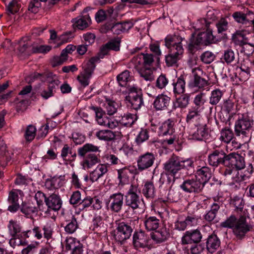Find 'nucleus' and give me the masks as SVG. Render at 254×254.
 Returning a JSON list of instances; mask_svg holds the SVG:
<instances>
[{
  "mask_svg": "<svg viewBox=\"0 0 254 254\" xmlns=\"http://www.w3.org/2000/svg\"><path fill=\"white\" fill-rule=\"evenodd\" d=\"M103 162L107 166L108 165H116L120 161L117 157L113 154H106L103 157Z\"/></svg>",
  "mask_w": 254,
  "mask_h": 254,
  "instance_id": "obj_57",
  "label": "nucleus"
},
{
  "mask_svg": "<svg viewBox=\"0 0 254 254\" xmlns=\"http://www.w3.org/2000/svg\"><path fill=\"white\" fill-rule=\"evenodd\" d=\"M149 241V237L142 231L135 232L133 235V245L136 249L147 247Z\"/></svg>",
  "mask_w": 254,
  "mask_h": 254,
  "instance_id": "obj_17",
  "label": "nucleus"
},
{
  "mask_svg": "<svg viewBox=\"0 0 254 254\" xmlns=\"http://www.w3.org/2000/svg\"><path fill=\"white\" fill-rule=\"evenodd\" d=\"M205 102V94L204 93H199L196 95L193 99V103L195 106L192 107L197 109H201V108H203Z\"/></svg>",
  "mask_w": 254,
  "mask_h": 254,
  "instance_id": "obj_52",
  "label": "nucleus"
},
{
  "mask_svg": "<svg viewBox=\"0 0 254 254\" xmlns=\"http://www.w3.org/2000/svg\"><path fill=\"white\" fill-rule=\"evenodd\" d=\"M217 40L212 34V32L210 29L206 31L200 32L194 36L191 35L188 45V50L191 54L194 53L199 48L200 46H207L210 44L215 43Z\"/></svg>",
  "mask_w": 254,
  "mask_h": 254,
  "instance_id": "obj_4",
  "label": "nucleus"
},
{
  "mask_svg": "<svg viewBox=\"0 0 254 254\" xmlns=\"http://www.w3.org/2000/svg\"><path fill=\"white\" fill-rule=\"evenodd\" d=\"M234 136L233 130L229 128L225 127L221 130L220 138L222 141L228 143L232 140Z\"/></svg>",
  "mask_w": 254,
  "mask_h": 254,
  "instance_id": "obj_49",
  "label": "nucleus"
},
{
  "mask_svg": "<svg viewBox=\"0 0 254 254\" xmlns=\"http://www.w3.org/2000/svg\"><path fill=\"white\" fill-rule=\"evenodd\" d=\"M149 132L147 129H141L136 138V141L138 144L146 141L149 138Z\"/></svg>",
  "mask_w": 254,
  "mask_h": 254,
  "instance_id": "obj_61",
  "label": "nucleus"
},
{
  "mask_svg": "<svg viewBox=\"0 0 254 254\" xmlns=\"http://www.w3.org/2000/svg\"><path fill=\"white\" fill-rule=\"evenodd\" d=\"M254 120L247 114L239 116L235 123V133L238 136L249 138L253 131Z\"/></svg>",
  "mask_w": 254,
  "mask_h": 254,
  "instance_id": "obj_5",
  "label": "nucleus"
},
{
  "mask_svg": "<svg viewBox=\"0 0 254 254\" xmlns=\"http://www.w3.org/2000/svg\"><path fill=\"white\" fill-rule=\"evenodd\" d=\"M23 235L26 238L34 237L37 240H40L43 237L41 229L37 226H34L31 230L23 232Z\"/></svg>",
  "mask_w": 254,
  "mask_h": 254,
  "instance_id": "obj_47",
  "label": "nucleus"
},
{
  "mask_svg": "<svg viewBox=\"0 0 254 254\" xmlns=\"http://www.w3.org/2000/svg\"><path fill=\"white\" fill-rule=\"evenodd\" d=\"M130 72L127 70H124L117 77L118 82L121 86H126L127 82L130 80Z\"/></svg>",
  "mask_w": 254,
  "mask_h": 254,
  "instance_id": "obj_51",
  "label": "nucleus"
},
{
  "mask_svg": "<svg viewBox=\"0 0 254 254\" xmlns=\"http://www.w3.org/2000/svg\"><path fill=\"white\" fill-rule=\"evenodd\" d=\"M153 56L151 54L140 53L134 56L131 63L134 65L151 67L154 62Z\"/></svg>",
  "mask_w": 254,
  "mask_h": 254,
  "instance_id": "obj_16",
  "label": "nucleus"
},
{
  "mask_svg": "<svg viewBox=\"0 0 254 254\" xmlns=\"http://www.w3.org/2000/svg\"><path fill=\"white\" fill-rule=\"evenodd\" d=\"M19 196L15 190H12L9 192L8 202L10 205L8 207V210L12 212H16L19 208L18 203Z\"/></svg>",
  "mask_w": 254,
  "mask_h": 254,
  "instance_id": "obj_29",
  "label": "nucleus"
},
{
  "mask_svg": "<svg viewBox=\"0 0 254 254\" xmlns=\"http://www.w3.org/2000/svg\"><path fill=\"white\" fill-rule=\"evenodd\" d=\"M54 79H58V78L55 74L49 71H45L41 73V76L39 78V80L41 81H47L48 83H49V82L52 81Z\"/></svg>",
  "mask_w": 254,
  "mask_h": 254,
  "instance_id": "obj_59",
  "label": "nucleus"
},
{
  "mask_svg": "<svg viewBox=\"0 0 254 254\" xmlns=\"http://www.w3.org/2000/svg\"><path fill=\"white\" fill-rule=\"evenodd\" d=\"M220 225L222 227L232 229L234 235L239 239H243L252 229V226L247 222L245 216H241L237 219L235 216L231 215Z\"/></svg>",
  "mask_w": 254,
  "mask_h": 254,
  "instance_id": "obj_3",
  "label": "nucleus"
},
{
  "mask_svg": "<svg viewBox=\"0 0 254 254\" xmlns=\"http://www.w3.org/2000/svg\"><path fill=\"white\" fill-rule=\"evenodd\" d=\"M99 147L91 143H86L78 148L77 154L79 156L84 157L81 165L84 170L88 169L100 162Z\"/></svg>",
  "mask_w": 254,
  "mask_h": 254,
  "instance_id": "obj_2",
  "label": "nucleus"
},
{
  "mask_svg": "<svg viewBox=\"0 0 254 254\" xmlns=\"http://www.w3.org/2000/svg\"><path fill=\"white\" fill-rule=\"evenodd\" d=\"M204 186V183L195 176L191 179L184 182L181 188L186 192L199 193L201 192Z\"/></svg>",
  "mask_w": 254,
  "mask_h": 254,
  "instance_id": "obj_13",
  "label": "nucleus"
},
{
  "mask_svg": "<svg viewBox=\"0 0 254 254\" xmlns=\"http://www.w3.org/2000/svg\"><path fill=\"white\" fill-rule=\"evenodd\" d=\"M226 155L222 150H214L208 155V162L213 167H217L221 164L225 165Z\"/></svg>",
  "mask_w": 254,
  "mask_h": 254,
  "instance_id": "obj_18",
  "label": "nucleus"
},
{
  "mask_svg": "<svg viewBox=\"0 0 254 254\" xmlns=\"http://www.w3.org/2000/svg\"><path fill=\"white\" fill-rule=\"evenodd\" d=\"M170 236V234L166 228H162L155 230L150 234L151 239L156 243H161L166 241Z\"/></svg>",
  "mask_w": 254,
  "mask_h": 254,
  "instance_id": "obj_27",
  "label": "nucleus"
},
{
  "mask_svg": "<svg viewBox=\"0 0 254 254\" xmlns=\"http://www.w3.org/2000/svg\"><path fill=\"white\" fill-rule=\"evenodd\" d=\"M10 160L9 153L7 150V147L3 140L0 137V162L7 163Z\"/></svg>",
  "mask_w": 254,
  "mask_h": 254,
  "instance_id": "obj_45",
  "label": "nucleus"
},
{
  "mask_svg": "<svg viewBox=\"0 0 254 254\" xmlns=\"http://www.w3.org/2000/svg\"><path fill=\"white\" fill-rule=\"evenodd\" d=\"M232 40L236 45L241 46L249 41L247 32L245 30H237L233 34Z\"/></svg>",
  "mask_w": 254,
  "mask_h": 254,
  "instance_id": "obj_35",
  "label": "nucleus"
},
{
  "mask_svg": "<svg viewBox=\"0 0 254 254\" xmlns=\"http://www.w3.org/2000/svg\"><path fill=\"white\" fill-rule=\"evenodd\" d=\"M60 81L58 79H54L48 83L47 87L44 88L40 92V95L44 99H48L54 96L56 88L58 87Z\"/></svg>",
  "mask_w": 254,
  "mask_h": 254,
  "instance_id": "obj_21",
  "label": "nucleus"
},
{
  "mask_svg": "<svg viewBox=\"0 0 254 254\" xmlns=\"http://www.w3.org/2000/svg\"><path fill=\"white\" fill-rule=\"evenodd\" d=\"M43 231L44 237L47 240H49L52 237L53 235V228L50 223L45 224L42 227Z\"/></svg>",
  "mask_w": 254,
  "mask_h": 254,
  "instance_id": "obj_62",
  "label": "nucleus"
},
{
  "mask_svg": "<svg viewBox=\"0 0 254 254\" xmlns=\"http://www.w3.org/2000/svg\"><path fill=\"white\" fill-rule=\"evenodd\" d=\"M76 49V47L73 45H68L63 50L61 54V59L58 62L59 64H61L64 61L66 60V57L67 54L71 53Z\"/></svg>",
  "mask_w": 254,
  "mask_h": 254,
  "instance_id": "obj_53",
  "label": "nucleus"
},
{
  "mask_svg": "<svg viewBox=\"0 0 254 254\" xmlns=\"http://www.w3.org/2000/svg\"><path fill=\"white\" fill-rule=\"evenodd\" d=\"M202 237L201 232L197 229L187 231L182 238V243L184 245L192 243L197 244L201 241Z\"/></svg>",
  "mask_w": 254,
  "mask_h": 254,
  "instance_id": "obj_19",
  "label": "nucleus"
},
{
  "mask_svg": "<svg viewBox=\"0 0 254 254\" xmlns=\"http://www.w3.org/2000/svg\"><path fill=\"white\" fill-rule=\"evenodd\" d=\"M214 54L209 51L205 52L200 56L201 60L205 64L211 63L214 60Z\"/></svg>",
  "mask_w": 254,
  "mask_h": 254,
  "instance_id": "obj_64",
  "label": "nucleus"
},
{
  "mask_svg": "<svg viewBox=\"0 0 254 254\" xmlns=\"http://www.w3.org/2000/svg\"><path fill=\"white\" fill-rule=\"evenodd\" d=\"M174 124L173 121L168 120L161 125H159L158 133L159 135L167 136L169 134L175 133Z\"/></svg>",
  "mask_w": 254,
  "mask_h": 254,
  "instance_id": "obj_28",
  "label": "nucleus"
},
{
  "mask_svg": "<svg viewBox=\"0 0 254 254\" xmlns=\"http://www.w3.org/2000/svg\"><path fill=\"white\" fill-rule=\"evenodd\" d=\"M191 71L193 78L189 84L190 87L203 88L209 84L206 73L200 67L192 68Z\"/></svg>",
  "mask_w": 254,
  "mask_h": 254,
  "instance_id": "obj_8",
  "label": "nucleus"
},
{
  "mask_svg": "<svg viewBox=\"0 0 254 254\" xmlns=\"http://www.w3.org/2000/svg\"><path fill=\"white\" fill-rule=\"evenodd\" d=\"M132 231L133 229L129 224L120 222L114 231V238L117 241L123 243L130 237Z\"/></svg>",
  "mask_w": 254,
  "mask_h": 254,
  "instance_id": "obj_9",
  "label": "nucleus"
},
{
  "mask_svg": "<svg viewBox=\"0 0 254 254\" xmlns=\"http://www.w3.org/2000/svg\"><path fill=\"white\" fill-rule=\"evenodd\" d=\"M253 15L252 13H243L242 11H236L233 13L232 17L237 22L249 26L251 25V15Z\"/></svg>",
  "mask_w": 254,
  "mask_h": 254,
  "instance_id": "obj_25",
  "label": "nucleus"
},
{
  "mask_svg": "<svg viewBox=\"0 0 254 254\" xmlns=\"http://www.w3.org/2000/svg\"><path fill=\"white\" fill-rule=\"evenodd\" d=\"M136 116L131 114H125L120 120V123L126 127H130L136 120Z\"/></svg>",
  "mask_w": 254,
  "mask_h": 254,
  "instance_id": "obj_50",
  "label": "nucleus"
},
{
  "mask_svg": "<svg viewBox=\"0 0 254 254\" xmlns=\"http://www.w3.org/2000/svg\"><path fill=\"white\" fill-rule=\"evenodd\" d=\"M220 244V240L217 236L211 234L206 239V248L209 253H213L219 248Z\"/></svg>",
  "mask_w": 254,
  "mask_h": 254,
  "instance_id": "obj_26",
  "label": "nucleus"
},
{
  "mask_svg": "<svg viewBox=\"0 0 254 254\" xmlns=\"http://www.w3.org/2000/svg\"><path fill=\"white\" fill-rule=\"evenodd\" d=\"M21 7V3L18 0H12L8 5L7 10L11 14H14L18 11Z\"/></svg>",
  "mask_w": 254,
  "mask_h": 254,
  "instance_id": "obj_56",
  "label": "nucleus"
},
{
  "mask_svg": "<svg viewBox=\"0 0 254 254\" xmlns=\"http://www.w3.org/2000/svg\"><path fill=\"white\" fill-rule=\"evenodd\" d=\"M118 179L120 181L119 185L123 186L129 182V175L130 174L128 169L125 167L118 170Z\"/></svg>",
  "mask_w": 254,
  "mask_h": 254,
  "instance_id": "obj_43",
  "label": "nucleus"
},
{
  "mask_svg": "<svg viewBox=\"0 0 254 254\" xmlns=\"http://www.w3.org/2000/svg\"><path fill=\"white\" fill-rule=\"evenodd\" d=\"M97 61V58H91L84 66L83 72L77 76V80L83 87H85L88 85L89 79L96 67V65L94 64V62Z\"/></svg>",
  "mask_w": 254,
  "mask_h": 254,
  "instance_id": "obj_10",
  "label": "nucleus"
},
{
  "mask_svg": "<svg viewBox=\"0 0 254 254\" xmlns=\"http://www.w3.org/2000/svg\"><path fill=\"white\" fill-rule=\"evenodd\" d=\"M133 25V23L129 21L117 22L112 25L111 30L114 34L119 35L122 32L127 31L132 27Z\"/></svg>",
  "mask_w": 254,
  "mask_h": 254,
  "instance_id": "obj_30",
  "label": "nucleus"
},
{
  "mask_svg": "<svg viewBox=\"0 0 254 254\" xmlns=\"http://www.w3.org/2000/svg\"><path fill=\"white\" fill-rule=\"evenodd\" d=\"M62 200L61 197L55 193L50 195L45 199V204L48 209L55 211L60 209L62 205Z\"/></svg>",
  "mask_w": 254,
  "mask_h": 254,
  "instance_id": "obj_20",
  "label": "nucleus"
},
{
  "mask_svg": "<svg viewBox=\"0 0 254 254\" xmlns=\"http://www.w3.org/2000/svg\"><path fill=\"white\" fill-rule=\"evenodd\" d=\"M134 68L139 72L140 76L146 81H152L154 79L152 68L151 67L134 65Z\"/></svg>",
  "mask_w": 254,
  "mask_h": 254,
  "instance_id": "obj_33",
  "label": "nucleus"
},
{
  "mask_svg": "<svg viewBox=\"0 0 254 254\" xmlns=\"http://www.w3.org/2000/svg\"><path fill=\"white\" fill-rule=\"evenodd\" d=\"M142 193L148 198H153L155 195V188L153 183L151 181H147L145 183L142 189Z\"/></svg>",
  "mask_w": 254,
  "mask_h": 254,
  "instance_id": "obj_38",
  "label": "nucleus"
},
{
  "mask_svg": "<svg viewBox=\"0 0 254 254\" xmlns=\"http://www.w3.org/2000/svg\"><path fill=\"white\" fill-rule=\"evenodd\" d=\"M137 192V187L131 185L125 195L126 205L133 210L138 208L140 204L139 196Z\"/></svg>",
  "mask_w": 254,
  "mask_h": 254,
  "instance_id": "obj_11",
  "label": "nucleus"
},
{
  "mask_svg": "<svg viewBox=\"0 0 254 254\" xmlns=\"http://www.w3.org/2000/svg\"><path fill=\"white\" fill-rule=\"evenodd\" d=\"M64 230L67 234H72L78 228L79 225L75 216L72 214H67L65 217Z\"/></svg>",
  "mask_w": 254,
  "mask_h": 254,
  "instance_id": "obj_22",
  "label": "nucleus"
},
{
  "mask_svg": "<svg viewBox=\"0 0 254 254\" xmlns=\"http://www.w3.org/2000/svg\"><path fill=\"white\" fill-rule=\"evenodd\" d=\"M195 176L197 178L200 177L203 180L202 182L205 185L211 178L212 172L209 167L203 166L196 171Z\"/></svg>",
  "mask_w": 254,
  "mask_h": 254,
  "instance_id": "obj_36",
  "label": "nucleus"
},
{
  "mask_svg": "<svg viewBox=\"0 0 254 254\" xmlns=\"http://www.w3.org/2000/svg\"><path fill=\"white\" fill-rule=\"evenodd\" d=\"M223 94V92L219 89L212 90L209 98V104L212 106L218 105L220 102Z\"/></svg>",
  "mask_w": 254,
  "mask_h": 254,
  "instance_id": "obj_39",
  "label": "nucleus"
},
{
  "mask_svg": "<svg viewBox=\"0 0 254 254\" xmlns=\"http://www.w3.org/2000/svg\"><path fill=\"white\" fill-rule=\"evenodd\" d=\"M128 92L126 100L129 103L130 107L135 110L140 109L144 105L141 89L133 86L128 88Z\"/></svg>",
  "mask_w": 254,
  "mask_h": 254,
  "instance_id": "obj_7",
  "label": "nucleus"
},
{
  "mask_svg": "<svg viewBox=\"0 0 254 254\" xmlns=\"http://www.w3.org/2000/svg\"><path fill=\"white\" fill-rule=\"evenodd\" d=\"M183 39L176 36H167L165 40V46L169 49V53L165 56V62L168 66L176 64L184 52L182 44Z\"/></svg>",
  "mask_w": 254,
  "mask_h": 254,
  "instance_id": "obj_1",
  "label": "nucleus"
},
{
  "mask_svg": "<svg viewBox=\"0 0 254 254\" xmlns=\"http://www.w3.org/2000/svg\"><path fill=\"white\" fill-rule=\"evenodd\" d=\"M39 210H41V208L37 205H34L33 203L30 201L23 203L21 208V211L26 215L37 213Z\"/></svg>",
  "mask_w": 254,
  "mask_h": 254,
  "instance_id": "obj_40",
  "label": "nucleus"
},
{
  "mask_svg": "<svg viewBox=\"0 0 254 254\" xmlns=\"http://www.w3.org/2000/svg\"><path fill=\"white\" fill-rule=\"evenodd\" d=\"M197 130L192 134L193 139L202 140L208 136V129L205 124H199L197 125Z\"/></svg>",
  "mask_w": 254,
  "mask_h": 254,
  "instance_id": "obj_34",
  "label": "nucleus"
},
{
  "mask_svg": "<svg viewBox=\"0 0 254 254\" xmlns=\"http://www.w3.org/2000/svg\"><path fill=\"white\" fill-rule=\"evenodd\" d=\"M173 93L175 95H180L185 92L186 82L184 75H181L172 83Z\"/></svg>",
  "mask_w": 254,
  "mask_h": 254,
  "instance_id": "obj_31",
  "label": "nucleus"
},
{
  "mask_svg": "<svg viewBox=\"0 0 254 254\" xmlns=\"http://www.w3.org/2000/svg\"><path fill=\"white\" fill-rule=\"evenodd\" d=\"M171 98L164 94L158 95L153 102L154 107L156 110H163L166 109L169 106Z\"/></svg>",
  "mask_w": 254,
  "mask_h": 254,
  "instance_id": "obj_24",
  "label": "nucleus"
},
{
  "mask_svg": "<svg viewBox=\"0 0 254 254\" xmlns=\"http://www.w3.org/2000/svg\"><path fill=\"white\" fill-rule=\"evenodd\" d=\"M225 166L236 170L244 169L245 167L244 158L237 153H230L226 155Z\"/></svg>",
  "mask_w": 254,
  "mask_h": 254,
  "instance_id": "obj_14",
  "label": "nucleus"
},
{
  "mask_svg": "<svg viewBox=\"0 0 254 254\" xmlns=\"http://www.w3.org/2000/svg\"><path fill=\"white\" fill-rule=\"evenodd\" d=\"M9 233L12 237H16L21 230V226L19 223L16 220H10L7 225Z\"/></svg>",
  "mask_w": 254,
  "mask_h": 254,
  "instance_id": "obj_44",
  "label": "nucleus"
},
{
  "mask_svg": "<svg viewBox=\"0 0 254 254\" xmlns=\"http://www.w3.org/2000/svg\"><path fill=\"white\" fill-rule=\"evenodd\" d=\"M182 158L174 154L164 164L163 169L167 176L181 177Z\"/></svg>",
  "mask_w": 254,
  "mask_h": 254,
  "instance_id": "obj_6",
  "label": "nucleus"
},
{
  "mask_svg": "<svg viewBox=\"0 0 254 254\" xmlns=\"http://www.w3.org/2000/svg\"><path fill=\"white\" fill-rule=\"evenodd\" d=\"M73 26L80 30H83L89 26L91 23V20L89 14L86 13L73 19Z\"/></svg>",
  "mask_w": 254,
  "mask_h": 254,
  "instance_id": "obj_23",
  "label": "nucleus"
},
{
  "mask_svg": "<svg viewBox=\"0 0 254 254\" xmlns=\"http://www.w3.org/2000/svg\"><path fill=\"white\" fill-rule=\"evenodd\" d=\"M36 129L35 127L32 125H29L27 127L25 133V138L27 141H31L36 135Z\"/></svg>",
  "mask_w": 254,
  "mask_h": 254,
  "instance_id": "obj_55",
  "label": "nucleus"
},
{
  "mask_svg": "<svg viewBox=\"0 0 254 254\" xmlns=\"http://www.w3.org/2000/svg\"><path fill=\"white\" fill-rule=\"evenodd\" d=\"M96 136L100 139L105 141H111L116 137L115 132L110 130H101L96 133Z\"/></svg>",
  "mask_w": 254,
  "mask_h": 254,
  "instance_id": "obj_42",
  "label": "nucleus"
},
{
  "mask_svg": "<svg viewBox=\"0 0 254 254\" xmlns=\"http://www.w3.org/2000/svg\"><path fill=\"white\" fill-rule=\"evenodd\" d=\"M240 46L241 47V53H244L247 56L251 55L254 51V45L250 44L249 41L244 43Z\"/></svg>",
  "mask_w": 254,
  "mask_h": 254,
  "instance_id": "obj_58",
  "label": "nucleus"
},
{
  "mask_svg": "<svg viewBox=\"0 0 254 254\" xmlns=\"http://www.w3.org/2000/svg\"><path fill=\"white\" fill-rule=\"evenodd\" d=\"M105 106L107 114L113 115L117 111V104L116 102L111 100H107L105 103Z\"/></svg>",
  "mask_w": 254,
  "mask_h": 254,
  "instance_id": "obj_54",
  "label": "nucleus"
},
{
  "mask_svg": "<svg viewBox=\"0 0 254 254\" xmlns=\"http://www.w3.org/2000/svg\"><path fill=\"white\" fill-rule=\"evenodd\" d=\"M124 194L121 192L111 195L108 202L110 210L114 213L120 212L124 205Z\"/></svg>",
  "mask_w": 254,
  "mask_h": 254,
  "instance_id": "obj_15",
  "label": "nucleus"
},
{
  "mask_svg": "<svg viewBox=\"0 0 254 254\" xmlns=\"http://www.w3.org/2000/svg\"><path fill=\"white\" fill-rule=\"evenodd\" d=\"M160 224V220L155 216H146L144 221L145 228L148 231L156 230L159 227Z\"/></svg>",
  "mask_w": 254,
  "mask_h": 254,
  "instance_id": "obj_37",
  "label": "nucleus"
},
{
  "mask_svg": "<svg viewBox=\"0 0 254 254\" xmlns=\"http://www.w3.org/2000/svg\"><path fill=\"white\" fill-rule=\"evenodd\" d=\"M110 49L108 46H107V44L102 46L101 48L99 53L97 56L92 57L91 58H97V61L94 62V64L96 65V64L100 62V59H103L104 57L107 55L110 51Z\"/></svg>",
  "mask_w": 254,
  "mask_h": 254,
  "instance_id": "obj_60",
  "label": "nucleus"
},
{
  "mask_svg": "<svg viewBox=\"0 0 254 254\" xmlns=\"http://www.w3.org/2000/svg\"><path fill=\"white\" fill-rule=\"evenodd\" d=\"M189 102L190 95L188 94H183L176 99V102L174 104V107L175 108H186L189 105Z\"/></svg>",
  "mask_w": 254,
  "mask_h": 254,
  "instance_id": "obj_46",
  "label": "nucleus"
},
{
  "mask_svg": "<svg viewBox=\"0 0 254 254\" xmlns=\"http://www.w3.org/2000/svg\"><path fill=\"white\" fill-rule=\"evenodd\" d=\"M200 112L201 109L191 107L189 110L186 117V122L189 123L193 122L194 121L200 120L201 118Z\"/></svg>",
  "mask_w": 254,
  "mask_h": 254,
  "instance_id": "obj_41",
  "label": "nucleus"
},
{
  "mask_svg": "<svg viewBox=\"0 0 254 254\" xmlns=\"http://www.w3.org/2000/svg\"><path fill=\"white\" fill-rule=\"evenodd\" d=\"M65 248L66 250L72 249V254H83L82 245L79 242H76L74 238L66 240Z\"/></svg>",
  "mask_w": 254,
  "mask_h": 254,
  "instance_id": "obj_32",
  "label": "nucleus"
},
{
  "mask_svg": "<svg viewBox=\"0 0 254 254\" xmlns=\"http://www.w3.org/2000/svg\"><path fill=\"white\" fill-rule=\"evenodd\" d=\"M237 56L232 49H227L224 51L222 58L224 62L227 64H231L237 61Z\"/></svg>",
  "mask_w": 254,
  "mask_h": 254,
  "instance_id": "obj_48",
  "label": "nucleus"
},
{
  "mask_svg": "<svg viewBox=\"0 0 254 254\" xmlns=\"http://www.w3.org/2000/svg\"><path fill=\"white\" fill-rule=\"evenodd\" d=\"M155 160V155L147 152L139 155L136 160L137 169L140 171L148 170L152 167Z\"/></svg>",
  "mask_w": 254,
  "mask_h": 254,
  "instance_id": "obj_12",
  "label": "nucleus"
},
{
  "mask_svg": "<svg viewBox=\"0 0 254 254\" xmlns=\"http://www.w3.org/2000/svg\"><path fill=\"white\" fill-rule=\"evenodd\" d=\"M168 83V80L166 76L163 74H161L157 78L156 82V86L160 89H162L166 87Z\"/></svg>",
  "mask_w": 254,
  "mask_h": 254,
  "instance_id": "obj_63",
  "label": "nucleus"
}]
</instances>
